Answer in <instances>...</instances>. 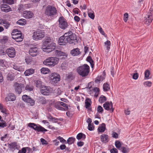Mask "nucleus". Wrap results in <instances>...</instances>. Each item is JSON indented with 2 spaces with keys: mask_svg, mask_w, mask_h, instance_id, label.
<instances>
[{
  "mask_svg": "<svg viewBox=\"0 0 153 153\" xmlns=\"http://www.w3.org/2000/svg\"><path fill=\"white\" fill-rule=\"evenodd\" d=\"M90 67L87 64H84L78 67L76 71L78 74L82 77L87 76L89 72Z\"/></svg>",
  "mask_w": 153,
  "mask_h": 153,
  "instance_id": "obj_1",
  "label": "nucleus"
},
{
  "mask_svg": "<svg viewBox=\"0 0 153 153\" xmlns=\"http://www.w3.org/2000/svg\"><path fill=\"white\" fill-rule=\"evenodd\" d=\"M59 61V59L58 58L51 57L45 60L43 62V64L49 66L53 67L57 64Z\"/></svg>",
  "mask_w": 153,
  "mask_h": 153,
  "instance_id": "obj_2",
  "label": "nucleus"
},
{
  "mask_svg": "<svg viewBox=\"0 0 153 153\" xmlns=\"http://www.w3.org/2000/svg\"><path fill=\"white\" fill-rule=\"evenodd\" d=\"M57 13V10L56 8L51 5L48 6L45 11V15L48 16L53 17Z\"/></svg>",
  "mask_w": 153,
  "mask_h": 153,
  "instance_id": "obj_3",
  "label": "nucleus"
},
{
  "mask_svg": "<svg viewBox=\"0 0 153 153\" xmlns=\"http://www.w3.org/2000/svg\"><path fill=\"white\" fill-rule=\"evenodd\" d=\"M65 35L68 37V42L70 44H75L77 42V40L76 35L73 32L69 31L65 33Z\"/></svg>",
  "mask_w": 153,
  "mask_h": 153,
  "instance_id": "obj_4",
  "label": "nucleus"
},
{
  "mask_svg": "<svg viewBox=\"0 0 153 153\" xmlns=\"http://www.w3.org/2000/svg\"><path fill=\"white\" fill-rule=\"evenodd\" d=\"M28 126L38 132H41L44 133L45 132L47 131L48 130L45 129L44 128L39 125H36L34 123H30L28 124Z\"/></svg>",
  "mask_w": 153,
  "mask_h": 153,
  "instance_id": "obj_5",
  "label": "nucleus"
},
{
  "mask_svg": "<svg viewBox=\"0 0 153 153\" xmlns=\"http://www.w3.org/2000/svg\"><path fill=\"white\" fill-rule=\"evenodd\" d=\"M59 27L63 30L66 29L68 26V23L63 16L59 18L58 20Z\"/></svg>",
  "mask_w": 153,
  "mask_h": 153,
  "instance_id": "obj_6",
  "label": "nucleus"
},
{
  "mask_svg": "<svg viewBox=\"0 0 153 153\" xmlns=\"http://www.w3.org/2000/svg\"><path fill=\"white\" fill-rule=\"evenodd\" d=\"M44 36V33L41 30H38L33 33L32 37L33 39L38 40L42 39Z\"/></svg>",
  "mask_w": 153,
  "mask_h": 153,
  "instance_id": "obj_7",
  "label": "nucleus"
},
{
  "mask_svg": "<svg viewBox=\"0 0 153 153\" xmlns=\"http://www.w3.org/2000/svg\"><path fill=\"white\" fill-rule=\"evenodd\" d=\"M153 19V11L152 10L151 12L148 13L145 16L144 20L145 24L149 25L152 22Z\"/></svg>",
  "mask_w": 153,
  "mask_h": 153,
  "instance_id": "obj_8",
  "label": "nucleus"
},
{
  "mask_svg": "<svg viewBox=\"0 0 153 153\" xmlns=\"http://www.w3.org/2000/svg\"><path fill=\"white\" fill-rule=\"evenodd\" d=\"M56 44L53 43H51L47 46L43 48V50L45 52L50 53L54 50L56 47Z\"/></svg>",
  "mask_w": 153,
  "mask_h": 153,
  "instance_id": "obj_9",
  "label": "nucleus"
},
{
  "mask_svg": "<svg viewBox=\"0 0 153 153\" xmlns=\"http://www.w3.org/2000/svg\"><path fill=\"white\" fill-rule=\"evenodd\" d=\"M22 100L25 102L29 103L31 106L34 105L35 101L29 96L26 95H23L22 97Z\"/></svg>",
  "mask_w": 153,
  "mask_h": 153,
  "instance_id": "obj_10",
  "label": "nucleus"
},
{
  "mask_svg": "<svg viewBox=\"0 0 153 153\" xmlns=\"http://www.w3.org/2000/svg\"><path fill=\"white\" fill-rule=\"evenodd\" d=\"M50 78L51 80L55 83L60 80V75L57 73H52L50 76Z\"/></svg>",
  "mask_w": 153,
  "mask_h": 153,
  "instance_id": "obj_11",
  "label": "nucleus"
},
{
  "mask_svg": "<svg viewBox=\"0 0 153 153\" xmlns=\"http://www.w3.org/2000/svg\"><path fill=\"white\" fill-rule=\"evenodd\" d=\"M103 107L105 110L110 111L111 112L114 111V108H113V103L111 102H106L103 105Z\"/></svg>",
  "mask_w": 153,
  "mask_h": 153,
  "instance_id": "obj_12",
  "label": "nucleus"
},
{
  "mask_svg": "<svg viewBox=\"0 0 153 153\" xmlns=\"http://www.w3.org/2000/svg\"><path fill=\"white\" fill-rule=\"evenodd\" d=\"M6 53L10 58H13L16 55V51L15 49L13 47H10L7 48L6 51Z\"/></svg>",
  "mask_w": 153,
  "mask_h": 153,
  "instance_id": "obj_13",
  "label": "nucleus"
},
{
  "mask_svg": "<svg viewBox=\"0 0 153 153\" xmlns=\"http://www.w3.org/2000/svg\"><path fill=\"white\" fill-rule=\"evenodd\" d=\"M68 37L64 35L60 37L59 40L58 42L60 45H65L68 42Z\"/></svg>",
  "mask_w": 153,
  "mask_h": 153,
  "instance_id": "obj_14",
  "label": "nucleus"
},
{
  "mask_svg": "<svg viewBox=\"0 0 153 153\" xmlns=\"http://www.w3.org/2000/svg\"><path fill=\"white\" fill-rule=\"evenodd\" d=\"M40 89L41 93L44 95H48L51 91L49 87H47L44 85L42 86Z\"/></svg>",
  "mask_w": 153,
  "mask_h": 153,
  "instance_id": "obj_15",
  "label": "nucleus"
},
{
  "mask_svg": "<svg viewBox=\"0 0 153 153\" xmlns=\"http://www.w3.org/2000/svg\"><path fill=\"white\" fill-rule=\"evenodd\" d=\"M15 91L18 94H20L22 91V87H24L23 84L16 83L14 85Z\"/></svg>",
  "mask_w": 153,
  "mask_h": 153,
  "instance_id": "obj_16",
  "label": "nucleus"
},
{
  "mask_svg": "<svg viewBox=\"0 0 153 153\" xmlns=\"http://www.w3.org/2000/svg\"><path fill=\"white\" fill-rule=\"evenodd\" d=\"M22 33L17 34V35H13V36H12L13 39L15 40L17 42H20L22 41L24 37L22 35Z\"/></svg>",
  "mask_w": 153,
  "mask_h": 153,
  "instance_id": "obj_17",
  "label": "nucleus"
},
{
  "mask_svg": "<svg viewBox=\"0 0 153 153\" xmlns=\"http://www.w3.org/2000/svg\"><path fill=\"white\" fill-rule=\"evenodd\" d=\"M1 11L5 12H8L11 11V9L8 5L5 4H1L0 5Z\"/></svg>",
  "mask_w": 153,
  "mask_h": 153,
  "instance_id": "obj_18",
  "label": "nucleus"
},
{
  "mask_svg": "<svg viewBox=\"0 0 153 153\" xmlns=\"http://www.w3.org/2000/svg\"><path fill=\"white\" fill-rule=\"evenodd\" d=\"M55 54L57 56L59 57H62L61 58V59L65 58H66L67 56L66 53L59 50H56L55 51Z\"/></svg>",
  "mask_w": 153,
  "mask_h": 153,
  "instance_id": "obj_19",
  "label": "nucleus"
},
{
  "mask_svg": "<svg viewBox=\"0 0 153 153\" xmlns=\"http://www.w3.org/2000/svg\"><path fill=\"white\" fill-rule=\"evenodd\" d=\"M38 53V48L36 47L31 48L29 50L30 54L33 56H36Z\"/></svg>",
  "mask_w": 153,
  "mask_h": 153,
  "instance_id": "obj_20",
  "label": "nucleus"
},
{
  "mask_svg": "<svg viewBox=\"0 0 153 153\" xmlns=\"http://www.w3.org/2000/svg\"><path fill=\"white\" fill-rule=\"evenodd\" d=\"M16 99V97L14 94L13 93L9 94L7 97L5 99V100L6 102L13 101Z\"/></svg>",
  "mask_w": 153,
  "mask_h": 153,
  "instance_id": "obj_21",
  "label": "nucleus"
},
{
  "mask_svg": "<svg viewBox=\"0 0 153 153\" xmlns=\"http://www.w3.org/2000/svg\"><path fill=\"white\" fill-rule=\"evenodd\" d=\"M34 14L31 11H26L24 12L23 16L25 18L30 19L32 18Z\"/></svg>",
  "mask_w": 153,
  "mask_h": 153,
  "instance_id": "obj_22",
  "label": "nucleus"
},
{
  "mask_svg": "<svg viewBox=\"0 0 153 153\" xmlns=\"http://www.w3.org/2000/svg\"><path fill=\"white\" fill-rule=\"evenodd\" d=\"M0 23L3 25L6 29H7L10 25V24L7 21L3 19H0Z\"/></svg>",
  "mask_w": 153,
  "mask_h": 153,
  "instance_id": "obj_23",
  "label": "nucleus"
},
{
  "mask_svg": "<svg viewBox=\"0 0 153 153\" xmlns=\"http://www.w3.org/2000/svg\"><path fill=\"white\" fill-rule=\"evenodd\" d=\"M101 141L103 143H105L108 141V136L106 134L101 135L100 137Z\"/></svg>",
  "mask_w": 153,
  "mask_h": 153,
  "instance_id": "obj_24",
  "label": "nucleus"
},
{
  "mask_svg": "<svg viewBox=\"0 0 153 153\" xmlns=\"http://www.w3.org/2000/svg\"><path fill=\"white\" fill-rule=\"evenodd\" d=\"M80 52L79 49L78 48L74 49L71 51V54L73 56H77L80 54Z\"/></svg>",
  "mask_w": 153,
  "mask_h": 153,
  "instance_id": "obj_25",
  "label": "nucleus"
},
{
  "mask_svg": "<svg viewBox=\"0 0 153 153\" xmlns=\"http://www.w3.org/2000/svg\"><path fill=\"white\" fill-rule=\"evenodd\" d=\"M34 72V70L32 68L26 70L24 72V74L26 76H28L33 74Z\"/></svg>",
  "mask_w": 153,
  "mask_h": 153,
  "instance_id": "obj_26",
  "label": "nucleus"
},
{
  "mask_svg": "<svg viewBox=\"0 0 153 153\" xmlns=\"http://www.w3.org/2000/svg\"><path fill=\"white\" fill-rule=\"evenodd\" d=\"M65 76L67 79L72 80L74 78V76L73 75V73L71 72L69 73L66 74Z\"/></svg>",
  "mask_w": 153,
  "mask_h": 153,
  "instance_id": "obj_27",
  "label": "nucleus"
},
{
  "mask_svg": "<svg viewBox=\"0 0 153 153\" xmlns=\"http://www.w3.org/2000/svg\"><path fill=\"white\" fill-rule=\"evenodd\" d=\"M105 128V126L104 123H102L101 126H100L98 128V131L100 132H104Z\"/></svg>",
  "mask_w": 153,
  "mask_h": 153,
  "instance_id": "obj_28",
  "label": "nucleus"
},
{
  "mask_svg": "<svg viewBox=\"0 0 153 153\" xmlns=\"http://www.w3.org/2000/svg\"><path fill=\"white\" fill-rule=\"evenodd\" d=\"M9 148L11 149L14 150L17 149V143L16 142L11 143L8 145Z\"/></svg>",
  "mask_w": 153,
  "mask_h": 153,
  "instance_id": "obj_29",
  "label": "nucleus"
},
{
  "mask_svg": "<svg viewBox=\"0 0 153 153\" xmlns=\"http://www.w3.org/2000/svg\"><path fill=\"white\" fill-rule=\"evenodd\" d=\"M60 67L63 70L67 69L68 68V63L66 62H63L61 64Z\"/></svg>",
  "mask_w": 153,
  "mask_h": 153,
  "instance_id": "obj_30",
  "label": "nucleus"
},
{
  "mask_svg": "<svg viewBox=\"0 0 153 153\" xmlns=\"http://www.w3.org/2000/svg\"><path fill=\"white\" fill-rule=\"evenodd\" d=\"M104 44L106 48V50L108 52L109 51V50L110 48L111 45L110 41L109 40H107L104 42Z\"/></svg>",
  "mask_w": 153,
  "mask_h": 153,
  "instance_id": "obj_31",
  "label": "nucleus"
},
{
  "mask_svg": "<svg viewBox=\"0 0 153 153\" xmlns=\"http://www.w3.org/2000/svg\"><path fill=\"white\" fill-rule=\"evenodd\" d=\"M35 83L36 84V87L39 88H40L42 86V82L40 79L36 80Z\"/></svg>",
  "mask_w": 153,
  "mask_h": 153,
  "instance_id": "obj_32",
  "label": "nucleus"
},
{
  "mask_svg": "<svg viewBox=\"0 0 153 153\" xmlns=\"http://www.w3.org/2000/svg\"><path fill=\"white\" fill-rule=\"evenodd\" d=\"M38 100L39 102L42 104H45L46 103V100L43 97H39Z\"/></svg>",
  "mask_w": 153,
  "mask_h": 153,
  "instance_id": "obj_33",
  "label": "nucleus"
},
{
  "mask_svg": "<svg viewBox=\"0 0 153 153\" xmlns=\"http://www.w3.org/2000/svg\"><path fill=\"white\" fill-rule=\"evenodd\" d=\"M50 72V70L48 68H43L41 69V73L44 74H48Z\"/></svg>",
  "mask_w": 153,
  "mask_h": 153,
  "instance_id": "obj_34",
  "label": "nucleus"
},
{
  "mask_svg": "<svg viewBox=\"0 0 153 153\" xmlns=\"http://www.w3.org/2000/svg\"><path fill=\"white\" fill-rule=\"evenodd\" d=\"M17 23L19 25H23L26 24V20L24 19H21L17 22Z\"/></svg>",
  "mask_w": 153,
  "mask_h": 153,
  "instance_id": "obj_35",
  "label": "nucleus"
},
{
  "mask_svg": "<svg viewBox=\"0 0 153 153\" xmlns=\"http://www.w3.org/2000/svg\"><path fill=\"white\" fill-rule=\"evenodd\" d=\"M76 137L78 140H80L82 138L85 139V135L83 133H80L77 135Z\"/></svg>",
  "mask_w": 153,
  "mask_h": 153,
  "instance_id": "obj_36",
  "label": "nucleus"
},
{
  "mask_svg": "<svg viewBox=\"0 0 153 153\" xmlns=\"http://www.w3.org/2000/svg\"><path fill=\"white\" fill-rule=\"evenodd\" d=\"M90 102H91V100L89 98L86 99L85 102V106L86 108H88L91 105L90 103Z\"/></svg>",
  "mask_w": 153,
  "mask_h": 153,
  "instance_id": "obj_37",
  "label": "nucleus"
},
{
  "mask_svg": "<svg viewBox=\"0 0 153 153\" xmlns=\"http://www.w3.org/2000/svg\"><path fill=\"white\" fill-rule=\"evenodd\" d=\"M75 140V138L73 137H71L69 138L67 140V143L69 145L71 144L74 143Z\"/></svg>",
  "mask_w": 153,
  "mask_h": 153,
  "instance_id": "obj_38",
  "label": "nucleus"
},
{
  "mask_svg": "<svg viewBox=\"0 0 153 153\" xmlns=\"http://www.w3.org/2000/svg\"><path fill=\"white\" fill-rule=\"evenodd\" d=\"M103 87L104 91H108L110 88L109 84L107 83H104Z\"/></svg>",
  "mask_w": 153,
  "mask_h": 153,
  "instance_id": "obj_39",
  "label": "nucleus"
},
{
  "mask_svg": "<svg viewBox=\"0 0 153 153\" xmlns=\"http://www.w3.org/2000/svg\"><path fill=\"white\" fill-rule=\"evenodd\" d=\"M106 100V97L103 95H101L99 98V101L101 103H102Z\"/></svg>",
  "mask_w": 153,
  "mask_h": 153,
  "instance_id": "obj_40",
  "label": "nucleus"
},
{
  "mask_svg": "<svg viewBox=\"0 0 153 153\" xmlns=\"http://www.w3.org/2000/svg\"><path fill=\"white\" fill-rule=\"evenodd\" d=\"M115 145L116 147L118 149H120L121 147V143L119 141H116L115 143Z\"/></svg>",
  "mask_w": 153,
  "mask_h": 153,
  "instance_id": "obj_41",
  "label": "nucleus"
},
{
  "mask_svg": "<svg viewBox=\"0 0 153 153\" xmlns=\"http://www.w3.org/2000/svg\"><path fill=\"white\" fill-rule=\"evenodd\" d=\"M123 153H126L129 151L128 149L124 147H121L119 149Z\"/></svg>",
  "mask_w": 153,
  "mask_h": 153,
  "instance_id": "obj_42",
  "label": "nucleus"
},
{
  "mask_svg": "<svg viewBox=\"0 0 153 153\" xmlns=\"http://www.w3.org/2000/svg\"><path fill=\"white\" fill-rule=\"evenodd\" d=\"M59 103L60 105H62L63 107L65 108V109L66 111H68V108L67 104L61 101H59Z\"/></svg>",
  "mask_w": 153,
  "mask_h": 153,
  "instance_id": "obj_43",
  "label": "nucleus"
},
{
  "mask_svg": "<svg viewBox=\"0 0 153 153\" xmlns=\"http://www.w3.org/2000/svg\"><path fill=\"white\" fill-rule=\"evenodd\" d=\"M2 1L3 3L9 4H12L14 3L13 0H3Z\"/></svg>",
  "mask_w": 153,
  "mask_h": 153,
  "instance_id": "obj_44",
  "label": "nucleus"
},
{
  "mask_svg": "<svg viewBox=\"0 0 153 153\" xmlns=\"http://www.w3.org/2000/svg\"><path fill=\"white\" fill-rule=\"evenodd\" d=\"M21 33L20 31H19L17 29H14L13 30L11 35L12 36H13V35L15 34V35H17V34L19 33Z\"/></svg>",
  "mask_w": 153,
  "mask_h": 153,
  "instance_id": "obj_45",
  "label": "nucleus"
},
{
  "mask_svg": "<svg viewBox=\"0 0 153 153\" xmlns=\"http://www.w3.org/2000/svg\"><path fill=\"white\" fill-rule=\"evenodd\" d=\"M97 110L98 113L102 114L103 111V109L101 106L99 105L97 108Z\"/></svg>",
  "mask_w": 153,
  "mask_h": 153,
  "instance_id": "obj_46",
  "label": "nucleus"
},
{
  "mask_svg": "<svg viewBox=\"0 0 153 153\" xmlns=\"http://www.w3.org/2000/svg\"><path fill=\"white\" fill-rule=\"evenodd\" d=\"M87 61L90 62L92 67L93 65H94V61L92 59L91 56H88L87 58Z\"/></svg>",
  "mask_w": 153,
  "mask_h": 153,
  "instance_id": "obj_47",
  "label": "nucleus"
},
{
  "mask_svg": "<svg viewBox=\"0 0 153 153\" xmlns=\"http://www.w3.org/2000/svg\"><path fill=\"white\" fill-rule=\"evenodd\" d=\"M25 90L28 91H32L33 89V87L32 86H30L29 85H27L25 88Z\"/></svg>",
  "mask_w": 153,
  "mask_h": 153,
  "instance_id": "obj_48",
  "label": "nucleus"
},
{
  "mask_svg": "<svg viewBox=\"0 0 153 153\" xmlns=\"http://www.w3.org/2000/svg\"><path fill=\"white\" fill-rule=\"evenodd\" d=\"M0 110L1 112L5 114H6L7 112L6 109L4 108L2 105L1 104H0Z\"/></svg>",
  "mask_w": 153,
  "mask_h": 153,
  "instance_id": "obj_49",
  "label": "nucleus"
},
{
  "mask_svg": "<svg viewBox=\"0 0 153 153\" xmlns=\"http://www.w3.org/2000/svg\"><path fill=\"white\" fill-rule=\"evenodd\" d=\"M128 14L127 13H126L124 14V19L123 20L124 21L126 22L128 19Z\"/></svg>",
  "mask_w": 153,
  "mask_h": 153,
  "instance_id": "obj_50",
  "label": "nucleus"
},
{
  "mask_svg": "<svg viewBox=\"0 0 153 153\" xmlns=\"http://www.w3.org/2000/svg\"><path fill=\"white\" fill-rule=\"evenodd\" d=\"M88 129L90 131H92L94 130V128L93 126V124H88Z\"/></svg>",
  "mask_w": 153,
  "mask_h": 153,
  "instance_id": "obj_51",
  "label": "nucleus"
},
{
  "mask_svg": "<svg viewBox=\"0 0 153 153\" xmlns=\"http://www.w3.org/2000/svg\"><path fill=\"white\" fill-rule=\"evenodd\" d=\"M6 61L4 59H0V65L2 67L5 66V63H6Z\"/></svg>",
  "mask_w": 153,
  "mask_h": 153,
  "instance_id": "obj_52",
  "label": "nucleus"
},
{
  "mask_svg": "<svg viewBox=\"0 0 153 153\" xmlns=\"http://www.w3.org/2000/svg\"><path fill=\"white\" fill-rule=\"evenodd\" d=\"M152 84V83L151 82L148 81H146L144 83V85L149 87L151 86Z\"/></svg>",
  "mask_w": 153,
  "mask_h": 153,
  "instance_id": "obj_53",
  "label": "nucleus"
},
{
  "mask_svg": "<svg viewBox=\"0 0 153 153\" xmlns=\"http://www.w3.org/2000/svg\"><path fill=\"white\" fill-rule=\"evenodd\" d=\"M88 16L92 19H94V13L89 12L88 13Z\"/></svg>",
  "mask_w": 153,
  "mask_h": 153,
  "instance_id": "obj_54",
  "label": "nucleus"
},
{
  "mask_svg": "<svg viewBox=\"0 0 153 153\" xmlns=\"http://www.w3.org/2000/svg\"><path fill=\"white\" fill-rule=\"evenodd\" d=\"M41 142L42 143V144L44 145H47L48 143L47 142V141L43 138H41L40 139Z\"/></svg>",
  "mask_w": 153,
  "mask_h": 153,
  "instance_id": "obj_55",
  "label": "nucleus"
},
{
  "mask_svg": "<svg viewBox=\"0 0 153 153\" xmlns=\"http://www.w3.org/2000/svg\"><path fill=\"white\" fill-rule=\"evenodd\" d=\"M98 29L100 32V33H101V34L104 36H105V34L104 31H103L102 28L101 27H100V26H99L98 27Z\"/></svg>",
  "mask_w": 153,
  "mask_h": 153,
  "instance_id": "obj_56",
  "label": "nucleus"
},
{
  "mask_svg": "<svg viewBox=\"0 0 153 153\" xmlns=\"http://www.w3.org/2000/svg\"><path fill=\"white\" fill-rule=\"evenodd\" d=\"M144 74L145 77L148 78L150 75L149 71L148 70H146Z\"/></svg>",
  "mask_w": 153,
  "mask_h": 153,
  "instance_id": "obj_57",
  "label": "nucleus"
},
{
  "mask_svg": "<svg viewBox=\"0 0 153 153\" xmlns=\"http://www.w3.org/2000/svg\"><path fill=\"white\" fill-rule=\"evenodd\" d=\"M50 119L54 123H57L58 120V119L55 118L53 117H51V118H50Z\"/></svg>",
  "mask_w": 153,
  "mask_h": 153,
  "instance_id": "obj_58",
  "label": "nucleus"
},
{
  "mask_svg": "<svg viewBox=\"0 0 153 153\" xmlns=\"http://www.w3.org/2000/svg\"><path fill=\"white\" fill-rule=\"evenodd\" d=\"M7 124L5 122L1 123L0 122V127L4 128L7 126Z\"/></svg>",
  "mask_w": 153,
  "mask_h": 153,
  "instance_id": "obj_59",
  "label": "nucleus"
},
{
  "mask_svg": "<svg viewBox=\"0 0 153 153\" xmlns=\"http://www.w3.org/2000/svg\"><path fill=\"white\" fill-rule=\"evenodd\" d=\"M112 137L115 138H117L118 137V135L117 133L113 132L112 134Z\"/></svg>",
  "mask_w": 153,
  "mask_h": 153,
  "instance_id": "obj_60",
  "label": "nucleus"
},
{
  "mask_svg": "<svg viewBox=\"0 0 153 153\" xmlns=\"http://www.w3.org/2000/svg\"><path fill=\"white\" fill-rule=\"evenodd\" d=\"M110 152L111 153H118L117 149L115 148L111 149L110 150Z\"/></svg>",
  "mask_w": 153,
  "mask_h": 153,
  "instance_id": "obj_61",
  "label": "nucleus"
},
{
  "mask_svg": "<svg viewBox=\"0 0 153 153\" xmlns=\"http://www.w3.org/2000/svg\"><path fill=\"white\" fill-rule=\"evenodd\" d=\"M57 139L59 140L61 142L64 143L66 142V140H65L62 137H58Z\"/></svg>",
  "mask_w": 153,
  "mask_h": 153,
  "instance_id": "obj_62",
  "label": "nucleus"
},
{
  "mask_svg": "<svg viewBox=\"0 0 153 153\" xmlns=\"http://www.w3.org/2000/svg\"><path fill=\"white\" fill-rule=\"evenodd\" d=\"M138 77L137 73H135L134 74L133 76V78L134 79H137Z\"/></svg>",
  "mask_w": 153,
  "mask_h": 153,
  "instance_id": "obj_63",
  "label": "nucleus"
},
{
  "mask_svg": "<svg viewBox=\"0 0 153 153\" xmlns=\"http://www.w3.org/2000/svg\"><path fill=\"white\" fill-rule=\"evenodd\" d=\"M79 9L77 8H74L73 10V13L75 14H78V10Z\"/></svg>",
  "mask_w": 153,
  "mask_h": 153,
  "instance_id": "obj_64",
  "label": "nucleus"
}]
</instances>
